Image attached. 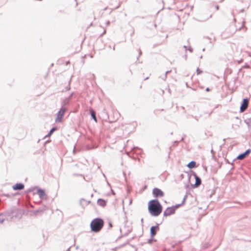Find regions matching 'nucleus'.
I'll list each match as a JSON object with an SVG mask.
<instances>
[{
  "label": "nucleus",
  "instance_id": "nucleus-1",
  "mask_svg": "<svg viewBox=\"0 0 251 251\" xmlns=\"http://www.w3.org/2000/svg\"><path fill=\"white\" fill-rule=\"evenodd\" d=\"M148 210L152 216H158L162 212V206L158 200H152L149 202Z\"/></svg>",
  "mask_w": 251,
  "mask_h": 251
},
{
  "label": "nucleus",
  "instance_id": "nucleus-2",
  "mask_svg": "<svg viewBox=\"0 0 251 251\" xmlns=\"http://www.w3.org/2000/svg\"><path fill=\"white\" fill-rule=\"evenodd\" d=\"M104 225L103 221L100 218L94 219L91 223L90 227L91 230L94 232H99Z\"/></svg>",
  "mask_w": 251,
  "mask_h": 251
},
{
  "label": "nucleus",
  "instance_id": "nucleus-3",
  "mask_svg": "<svg viewBox=\"0 0 251 251\" xmlns=\"http://www.w3.org/2000/svg\"><path fill=\"white\" fill-rule=\"evenodd\" d=\"M66 111L65 108H61L60 109V110L58 111L57 117L55 119V122L56 123H60L62 122L63 121V117L64 115L65 112Z\"/></svg>",
  "mask_w": 251,
  "mask_h": 251
},
{
  "label": "nucleus",
  "instance_id": "nucleus-4",
  "mask_svg": "<svg viewBox=\"0 0 251 251\" xmlns=\"http://www.w3.org/2000/svg\"><path fill=\"white\" fill-rule=\"evenodd\" d=\"M152 194L154 197H162L164 195V192L160 189L155 188L152 190Z\"/></svg>",
  "mask_w": 251,
  "mask_h": 251
},
{
  "label": "nucleus",
  "instance_id": "nucleus-5",
  "mask_svg": "<svg viewBox=\"0 0 251 251\" xmlns=\"http://www.w3.org/2000/svg\"><path fill=\"white\" fill-rule=\"evenodd\" d=\"M177 207V206L176 207H168L166 208V209L165 210L164 212V215L165 216H168L172 214H173L175 213L176 208Z\"/></svg>",
  "mask_w": 251,
  "mask_h": 251
},
{
  "label": "nucleus",
  "instance_id": "nucleus-6",
  "mask_svg": "<svg viewBox=\"0 0 251 251\" xmlns=\"http://www.w3.org/2000/svg\"><path fill=\"white\" fill-rule=\"evenodd\" d=\"M249 104V100L247 99L243 100L242 104L240 107V111L244 112L248 108Z\"/></svg>",
  "mask_w": 251,
  "mask_h": 251
},
{
  "label": "nucleus",
  "instance_id": "nucleus-7",
  "mask_svg": "<svg viewBox=\"0 0 251 251\" xmlns=\"http://www.w3.org/2000/svg\"><path fill=\"white\" fill-rule=\"evenodd\" d=\"M251 152V149H248L244 153L239 154L237 156V158L239 160H242L244 158H245V157H246Z\"/></svg>",
  "mask_w": 251,
  "mask_h": 251
},
{
  "label": "nucleus",
  "instance_id": "nucleus-8",
  "mask_svg": "<svg viewBox=\"0 0 251 251\" xmlns=\"http://www.w3.org/2000/svg\"><path fill=\"white\" fill-rule=\"evenodd\" d=\"M24 187V185L22 183H17L13 186V189L15 190H22Z\"/></svg>",
  "mask_w": 251,
  "mask_h": 251
},
{
  "label": "nucleus",
  "instance_id": "nucleus-9",
  "mask_svg": "<svg viewBox=\"0 0 251 251\" xmlns=\"http://www.w3.org/2000/svg\"><path fill=\"white\" fill-rule=\"evenodd\" d=\"M159 228L158 226H152L151 228V237H153L156 233V231L158 230Z\"/></svg>",
  "mask_w": 251,
  "mask_h": 251
},
{
  "label": "nucleus",
  "instance_id": "nucleus-10",
  "mask_svg": "<svg viewBox=\"0 0 251 251\" xmlns=\"http://www.w3.org/2000/svg\"><path fill=\"white\" fill-rule=\"evenodd\" d=\"M195 177L196 179V183L195 184V186L197 187L201 184V180L196 175H195Z\"/></svg>",
  "mask_w": 251,
  "mask_h": 251
},
{
  "label": "nucleus",
  "instance_id": "nucleus-11",
  "mask_svg": "<svg viewBox=\"0 0 251 251\" xmlns=\"http://www.w3.org/2000/svg\"><path fill=\"white\" fill-rule=\"evenodd\" d=\"M196 166V162L195 161H191L187 164V167L190 169H192Z\"/></svg>",
  "mask_w": 251,
  "mask_h": 251
},
{
  "label": "nucleus",
  "instance_id": "nucleus-12",
  "mask_svg": "<svg viewBox=\"0 0 251 251\" xmlns=\"http://www.w3.org/2000/svg\"><path fill=\"white\" fill-rule=\"evenodd\" d=\"M98 203L100 206H104L106 204V202L103 200L99 199L98 201Z\"/></svg>",
  "mask_w": 251,
  "mask_h": 251
},
{
  "label": "nucleus",
  "instance_id": "nucleus-13",
  "mask_svg": "<svg viewBox=\"0 0 251 251\" xmlns=\"http://www.w3.org/2000/svg\"><path fill=\"white\" fill-rule=\"evenodd\" d=\"M90 113L91 114V116H92L93 119L95 121V122H97V118L96 116L95 111L93 109H90Z\"/></svg>",
  "mask_w": 251,
  "mask_h": 251
},
{
  "label": "nucleus",
  "instance_id": "nucleus-14",
  "mask_svg": "<svg viewBox=\"0 0 251 251\" xmlns=\"http://www.w3.org/2000/svg\"><path fill=\"white\" fill-rule=\"evenodd\" d=\"M56 130V127H53L50 131L49 133V135L48 136H50L52 133L55 131Z\"/></svg>",
  "mask_w": 251,
  "mask_h": 251
},
{
  "label": "nucleus",
  "instance_id": "nucleus-15",
  "mask_svg": "<svg viewBox=\"0 0 251 251\" xmlns=\"http://www.w3.org/2000/svg\"><path fill=\"white\" fill-rule=\"evenodd\" d=\"M202 73V71L200 70L199 68L197 69V74L198 75H200Z\"/></svg>",
  "mask_w": 251,
  "mask_h": 251
},
{
  "label": "nucleus",
  "instance_id": "nucleus-16",
  "mask_svg": "<svg viewBox=\"0 0 251 251\" xmlns=\"http://www.w3.org/2000/svg\"><path fill=\"white\" fill-rule=\"evenodd\" d=\"M4 221V219H1L0 220V223H3Z\"/></svg>",
  "mask_w": 251,
  "mask_h": 251
},
{
  "label": "nucleus",
  "instance_id": "nucleus-17",
  "mask_svg": "<svg viewBox=\"0 0 251 251\" xmlns=\"http://www.w3.org/2000/svg\"><path fill=\"white\" fill-rule=\"evenodd\" d=\"M216 9H217V10H219V6H218V5L216 6Z\"/></svg>",
  "mask_w": 251,
  "mask_h": 251
},
{
  "label": "nucleus",
  "instance_id": "nucleus-18",
  "mask_svg": "<svg viewBox=\"0 0 251 251\" xmlns=\"http://www.w3.org/2000/svg\"><path fill=\"white\" fill-rule=\"evenodd\" d=\"M39 193H41V194H43V193H44V192H43L42 191H39Z\"/></svg>",
  "mask_w": 251,
  "mask_h": 251
},
{
  "label": "nucleus",
  "instance_id": "nucleus-19",
  "mask_svg": "<svg viewBox=\"0 0 251 251\" xmlns=\"http://www.w3.org/2000/svg\"><path fill=\"white\" fill-rule=\"evenodd\" d=\"M206 91H209V89H208V88H207V89H206Z\"/></svg>",
  "mask_w": 251,
  "mask_h": 251
},
{
  "label": "nucleus",
  "instance_id": "nucleus-20",
  "mask_svg": "<svg viewBox=\"0 0 251 251\" xmlns=\"http://www.w3.org/2000/svg\"><path fill=\"white\" fill-rule=\"evenodd\" d=\"M249 55H250V56H251V53H250V54H249Z\"/></svg>",
  "mask_w": 251,
  "mask_h": 251
},
{
  "label": "nucleus",
  "instance_id": "nucleus-21",
  "mask_svg": "<svg viewBox=\"0 0 251 251\" xmlns=\"http://www.w3.org/2000/svg\"><path fill=\"white\" fill-rule=\"evenodd\" d=\"M2 214L1 213H0V216H1Z\"/></svg>",
  "mask_w": 251,
  "mask_h": 251
}]
</instances>
